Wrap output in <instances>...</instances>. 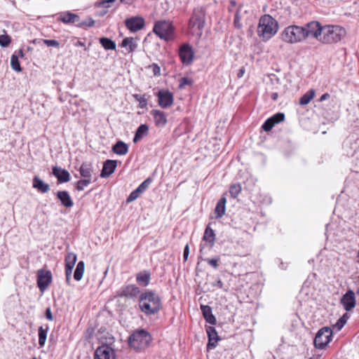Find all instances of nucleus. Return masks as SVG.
<instances>
[{"label": "nucleus", "mask_w": 359, "mask_h": 359, "mask_svg": "<svg viewBox=\"0 0 359 359\" xmlns=\"http://www.w3.org/2000/svg\"><path fill=\"white\" fill-rule=\"evenodd\" d=\"M139 306L141 311L145 314H155L161 309V299L156 293L145 291L140 295Z\"/></svg>", "instance_id": "nucleus-1"}, {"label": "nucleus", "mask_w": 359, "mask_h": 359, "mask_svg": "<svg viewBox=\"0 0 359 359\" xmlns=\"http://www.w3.org/2000/svg\"><path fill=\"white\" fill-rule=\"evenodd\" d=\"M278 29V22L269 15L262 16L257 27V34L263 40L267 41L274 36Z\"/></svg>", "instance_id": "nucleus-2"}, {"label": "nucleus", "mask_w": 359, "mask_h": 359, "mask_svg": "<svg viewBox=\"0 0 359 359\" xmlns=\"http://www.w3.org/2000/svg\"><path fill=\"white\" fill-rule=\"evenodd\" d=\"M320 41L323 43H337L345 36V29L337 25H325L322 29Z\"/></svg>", "instance_id": "nucleus-3"}, {"label": "nucleus", "mask_w": 359, "mask_h": 359, "mask_svg": "<svg viewBox=\"0 0 359 359\" xmlns=\"http://www.w3.org/2000/svg\"><path fill=\"white\" fill-rule=\"evenodd\" d=\"M151 341V336L144 330L133 333L128 339L129 346L136 351H142L147 348Z\"/></svg>", "instance_id": "nucleus-4"}, {"label": "nucleus", "mask_w": 359, "mask_h": 359, "mask_svg": "<svg viewBox=\"0 0 359 359\" xmlns=\"http://www.w3.org/2000/svg\"><path fill=\"white\" fill-rule=\"evenodd\" d=\"M153 32L161 39L168 41L173 38L174 27L169 20H159L155 22Z\"/></svg>", "instance_id": "nucleus-5"}, {"label": "nucleus", "mask_w": 359, "mask_h": 359, "mask_svg": "<svg viewBox=\"0 0 359 359\" xmlns=\"http://www.w3.org/2000/svg\"><path fill=\"white\" fill-rule=\"evenodd\" d=\"M282 39L287 43H297L303 41L304 29L301 26L290 25L287 27L281 34Z\"/></svg>", "instance_id": "nucleus-6"}, {"label": "nucleus", "mask_w": 359, "mask_h": 359, "mask_svg": "<svg viewBox=\"0 0 359 359\" xmlns=\"http://www.w3.org/2000/svg\"><path fill=\"white\" fill-rule=\"evenodd\" d=\"M205 25V13L202 8H197L194 10L192 16L189 20V28L196 34L201 36L202 30Z\"/></svg>", "instance_id": "nucleus-7"}, {"label": "nucleus", "mask_w": 359, "mask_h": 359, "mask_svg": "<svg viewBox=\"0 0 359 359\" xmlns=\"http://www.w3.org/2000/svg\"><path fill=\"white\" fill-rule=\"evenodd\" d=\"M332 330L329 327H324L318 330L313 343L316 348L319 349L324 348L331 341Z\"/></svg>", "instance_id": "nucleus-8"}, {"label": "nucleus", "mask_w": 359, "mask_h": 359, "mask_svg": "<svg viewBox=\"0 0 359 359\" xmlns=\"http://www.w3.org/2000/svg\"><path fill=\"white\" fill-rule=\"evenodd\" d=\"M323 27V26H321L317 21H312L302 26V28L304 29V39L307 37H313L320 41Z\"/></svg>", "instance_id": "nucleus-9"}, {"label": "nucleus", "mask_w": 359, "mask_h": 359, "mask_svg": "<svg viewBox=\"0 0 359 359\" xmlns=\"http://www.w3.org/2000/svg\"><path fill=\"white\" fill-rule=\"evenodd\" d=\"M52 280V274L50 271L39 270L37 273V284L41 292L46 290Z\"/></svg>", "instance_id": "nucleus-10"}, {"label": "nucleus", "mask_w": 359, "mask_h": 359, "mask_svg": "<svg viewBox=\"0 0 359 359\" xmlns=\"http://www.w3.org/2000/svg\"><path fill=\"white\" fill-rule=\"evenodd\" d=\"M179 56L184 65H190L194 57V53L191 46L189 44H183L179 50Z\"/></svg>", "instance_id": "nucleus-11"}, {"label": "nucleus", "mask_w": 359, "mask_h": 359, "mask_svg": "<svg viewBox=\"0 0 359 359\" xmlns=\"http://www.w3.org/2000/svg\"><path fill=\"white\" fill-rule=\"evenodd\" d=\"M77 259V256L74 252H68L65 257V276L66 283L70 285L71 276Z\"/></svg>", "instance_id": "nucleus-12"}, {"label": "nucleus", "mask_w": 359, "mask_h": 359, "mask_svg": "<svg viewBox=\"0 0 359 359\" xmlns=\"http://www.w3.org/2000/svg\"><path fill=\"white\" fill-rule=\"evenodd\" d=\"M115 352L108 345L99 346L95 352V359H115Z\"/></svg>", "instance_id": "nucleus-13"}, {"label": "nucleus", "mask_w": 359, "mask_h": 359, "mask_svg": "<svg viewBox=\"0 0 359 359\" xmlns=\"http://www.w3.org/2000/svg\"><path fill=\"white\" fill-rule=\"evenodd\" d=\"M125 25L130 31L134 32L142 29L144 27L145 22L142 17L135 16L126 19Z\"/></svg>", "instance_id": "nucleus-14"}, {"label": "nucleus", "mask_w": 359, "mask_h": 359, "mask_svg": "<svg viewBox=\"0 0 359 359\" xmlns=\"http://www.w3.org/2000/svg\"><path fill=\"white\" fill-rule=\"evenodd\" d=\"M157 96L158 104L163 109L170 107L173 103V95L168 90H159Z\"/></svg>", "instance_id": "nucleus-15"}, {"label": "nucleus", "mask_w": 359, "mask_h": 359, "mask_svg": "<svg viewBox=\"0 0 359 359\" xmlns=\"http://www.w3.org/2000/svg\"><path fill=\"white\" fill-rule=\"evenodd\" d=\"M151 114L154 117L155 126L158 128H163L168 123L167 114L163 111L153 109Z\"/></svg>", "instance_id": "nucleus-16"}, {"label": "nucleus", "mask_w": 359, "mask_h": 359, "mask_svg": "<svg viewBox=\"0 0 359 359\" xmlns=\"http://www.w3.org/2000/svg\"><path fill=\"white\" fill-rule=\"evenodd\" d=\"M341 302L346 311H351L355 306L354 292L352 290H348L341 298Z\"/></svg>", "instance_id": "nucleus-17"}, {"label": "nucleus", "mask_w": 359, "mask_h": 359, "mask_svg": "<svg viewBox=\"0 0 359 359\" xmlns=\"http://www.w3.org/2000/svg\"><path fill=\"white\" fill-rule=\"evenodd\" d=\"M117 161L115 160H107L103 165L100 176L103 178L109 177L115 170Z\"/></svg>", "instance_id": "nucleus-18"}, {"label": "nucleus", "mask_w": 359, "mask_h": 359, "mask_svg": "<svg viewBox=\"0 0 359 359\" xmlns=\"http://www.w3.org/2000/svg\"><path fill=\"white\" fill-rule=\"evenodd\" d=\"M53 174L57 178L60 183L67 182L70 180V175L69 172L60 167H53Z\"/></svg>", "instance_id": "nucleus-19"}, {"label": "nucleus", "mask_w": 359, "mask_h": 359, "mask_svg": "<svg viewBox=\"0 0 359 359\" xmlns=\"http://www.w3.org/2000/svg\"><path fill=\"white\" fill-rule=\"evenodd\" d=\"M207 334L208 336V349H212L216 347L217 341L219 340L217 332L215 327H208L207 328Z\"/></svg>", "instance_id": "nucleus-20"}, {"label": "nucleus", "mask_w": 359, "mask_h": 359, "mask_svg": "<svg viewBox=\"0 0 359 359\" xmlns=\"http://www.w3.org/2000/svg\"><path fill=\"white\" fill-rule=\"evenodd\" d=\"M140 292L139 287L135 285H128L123 287L120 293L121 297L133 298L137 297Z\"/></svg>", "instance_id": "nucleus-21"}, {"label": "nucleus", "mask_w": 359, "mask_h": 359, "mask_svg": "<svg viewBox=\"0 0 359 359\" xmlns=\"http://www.w3.org/2000/svg\"><path fill=\"white\" fill-rule=\"evenodd\" d=\"M56 195L63 206L67 208L73 206V201L67 191H58Z\"/></svg>", "instance_id": "nucleus-22"}, {"label": "nucleus", "mask_w": 359, "mask_h": 359, "mask_svg": "<svg viewBox=\"0 0 359 359\" xmlns=\"http://www.w3.org/2000/svg\"><path fill=\"white\" fill-rule=\"evenodd\" d=\"M32 186L34 189H37L42 194L47 193L50 191V185L45 183L38 176L34 177Z\"/></svg>", "instance_id": "nucleus-23"}, {"label": "nucleus", "mask_w": 359, "mask_h": 359, "mask_svg": "<svg viewBox=\"0 0 359 359\" xmlns=\"http://www.w3.org/2000/svg\"><path fill=\"white\" fill-rule=\"evenodd\" d=\"M201 309L205 320L211 325H215L216 318L212 315L211 307L208 305H201Z\"/></svg>", "instance_id": "nucleus-24"}, {"label": "nucleus", "mask_w": 359, "mask_h": 359, "mask_svg": "<svg viewBox=\"0 0 359 359\" xmlns=\"http://www.w3.org/2000/svg\"><path fill=\"white\" fill-rule=\"evenodd\" d=\"M226 198L224 196H223L217 202L216 207L215 208V213L216 215V218H221L224 214L226 211Z\"/></svg>", "instance_id": "nucleus-25"}, {"label": "nucleus", "mask_w": 359, "mask_h": 359, "mask_svg": "<svg viewBox=\"0 0 359 359\" xmlns=\"http://www.w3.org/2000/svg\"><path fill=\"white\" fill-rule=\"evenodd\" d=\"M121 46L127 48L128 53H133L137 47V39L126 37L122 41Z\"/></svg>", "instance_id": "nucleus-26"}, {"label": "nucleus", "mask_w": 359, "mask_h": 359, "mask_svg": "<svg viewBox=\"0 0 359 359\" xmlns=\"http://www.w3.org/2000/svg\"><path fill=\"white\" fill-rule=\"evenodd\" d=\"M112 151L117 155H125L128 152V146L123 141H118L113 147Z\"/></svg>", "instance_id": "nucleus-27"}, {"label": "nucleus", "mask_w": 359, "mask_h": 359, "mask_svg": "<svg viewBox=\"0 0 359 359\" xmlns=\"http://www.w3.org/2000/svg\"><path fill=\"white\" fill-rule=\"evenodd\" d=\"M151 274L147 271L140 272L136 276V280L140 285L147 286L150 282Z\"/></svg>", "instance_id": "nucleus-28"}, {"label": "nucleus", "mask_w": 359, "mask_h": 359, "mask_svg": "<svg viewBox=\"0 0 359 359\" xmlns=\"http://www.w3.org/2000/svg\"><path fill=\"white\" fill-rule=\"evenodd\" d=\"M79 172L83 178L91 180L93 172L92 164L87 162L83 163L79 168Z\"/></svg>", "instance_id": "nucleus-29"}, {"label": "nucleus", "mask_w": 359, "mask_h": 359, "mask_svg": "<svg viewBox=\"0 0 359 359\" xmlns=\"http://www.w3.org/2000/svg\"><path fill=\"white\" fill-rule=\"evenodd\" d=\"M149 132V127L146 124H142L140 125L135 134V137L133 138V142L136 143L138 141H140L141 139L143 138V137L146 136L148 134Z\"/></svg>", "instance_id": "nucleus-30"}, {"label": "nucleus", "mask_w": 359, "mask_h": 359, "mask_svg": "<svg viewBox=\"0 0 359 359\" xmlns=\"http://www.w3.org/2000/svg\"><path fill=\"white\" fill-rule=\"evenodd\" d=\"M133 97L135 99L136 101L139 102V107L141 109H144L147 107L148 101L151 97V96L147 93L143 95L134 94L133 95Z\"/></svg>", "instance_id": "nucleus-31"}, {"label": "nucleus", "mask_w": 359, "mask_h": 359, "mask_svg": "<svg viewBox=\"0 0 359 359\" xmlns=\"http://www.w3.org/2000/svg\"><path fill=\"white\" fill-rule=\"evenodd\" d=\"M215 234L214 231L210 226H207L204 232L203 241L208 242L210 247H212L215 243Z\"/></svg>", "instance_id": "nucleus-32"}, {"label": "nucleus", "mask_w": 359, "mask_h": 359, "mask_svg": "<svg viewBox=\"0 0 359 359\" xmlns=\"http://www.w3.org/2000/svg\"><path fill=\"white\" fill-rule=\"evenodd\" d=\"M48 329V325H46L45 328L43 326L39 328V344L41 347L43 346L46 344Z\"/></svg>", "instance_id": "nucleus-33"}, {"label": "nucleus", "mask_w": 359, "mask_h": 359, "mask_svg": "<svg viewBox=\"0 0 359 359\" xmlns=\"http://www.w3.org/2000/svg\"><path fill=\"white\" fill-rule=\"evenodd\" d=\"M85 270V263L83 261H80L76 265V270L74 273V278L76 280L79 281L83 278Z\"/></svg>", "instance_id": "nucleus-34"}, {"label": "nucleus", "mask_w": 359, "mask_h": 359, "mask_svg": "<svg viewBox=\"0 0 359 359\" xmlns=\"http://www.w3.org/2000/svg\"><path fill=\"white\" fill-rule=\"evenodd\" d=\"M79 17L69 12L65 13L61 15L60 20L64 23H69V22H77L79 21Z\"/></svg>", "instance_id": "nucleus-35"}, {"label": "nucleus", "mask_w": 359, "mask_h": 359, "mask_svg": "<svg viewBox=\"0 0 359 359\" xmlns=\"http://www.w3.org/2000/svg\"><path fill=\"white\" fill-rule=\"evenodd\" d=\"M315 96V90L313 89H311L307 93H306L304 95H303L299 101V104L301 105H306L309 104L311 100Z\"/></svg>", "instance_id": "nucleus-36"}, {"label": "nucleus", "mask_w": 359, "mask_h": 359, "mask_svg": "<svg viewBox=\"0 0 359 359\" xmlns=\"http://www.w3.org/2000/svg\"><path fill=\"white\" fill-rule=\"evenodd\" d=\"M100 43L106 50H115L116 43L114 41L109 38L102 37L100 39Z\"/></svg>", "instance_id": "nucleus-37"}, {"label": "nucleus", "mask_w": 359, "mask_h": 359, "mask_svg": "<svg viewBox=\"0 0 359 359\" xmlns=\"http://www.w3.org/2000/svg\"><path fill=\"white\" fill-rule=\"evenodd\" d=\"M11 65L12 69L18 72H20L22 71V68L20 67L19 60H18V56L16 55H13L11 57Z\"/></svg>", "instance_id": "nucleus-38"}, {"label": "nucleus", "mask_w": 359, "mask_h": 359, "mask_svg": "<svg viewBox=\"0 0 359 359\" xmlns=\"http://www.w3.org/2000/svg\"><path fill=\"white\" fill-rule=\"evenodd\" d=\"M241 191V186L239 184H233L229 188V193L232 198H236Z\"/></svg>", "instance_id": "nucleus-39"}, {"label": "nucleus", "mask_w": 359, "mask_h": 359, "mask_svg": "<svg viewBox=\"0 0 359 359\" xmlns=\"http://www.w3.org/2000/svg\"><path fill=\"white\" fill-rule=\"evenodd\" d=\"M90 179L84 178L83 180H80L76 183V189L78 191H82L90 183Z\"/></svg>", "instance_id": "nucleus-40"}, {"label": "nucleus", "mask_w": 359, "mask_h": 359, "mask_svg": "<svg viewBox=\"0 0 359 359\" xmlns=\"http://www.w3.org/2000/svg\"><path fill=\"white\" fill-rule=\"evenodd\" d=\"M151 182V180L150 178H148V179L145 180L136 189H137V192H139L140 194H142L143 192H144L147 190V189L148 188V187H149V185L150 184Z\"/></svg>", "instance_id": "nucleus-41"}, {"label": "nucleus", "mask_w": 359, "mask_h": 359, "mask_svg": "<svg viewBox=\"0 0 359 359\" xmlns=\"http://www.w3.org/2000/svg\"><path fill=\"white\" fill-rule=\"evenodd\" d=\"M11 42V37L7 34L0 35V46L2 47H7Z\"/></svg>", "instance_id": "nucleus-42"}, {"label": "nucleus", "mask_w": 359, "mask_h": 359, "mask_svg": "<svg viewBox=\"0 0 359 359\" xmlns=\"http://www.w3.org/2000/svg\"><path fill=\"white\" fill-rule=\"evenodd\" d=\"M270 118L272 120L273 124L276 125V124H278L284 121L285 114L283 113L279 112V113L274 114L273 116H272Z\"/></svg>", "instance_id": "nucleus-43"}, {"label": "nucleus", "mask_w": 359, "mask_h": 359, "mask_svg": "<svg viewBox=\"0 0 359 359\" xmlns=\"http://www.w3.org/2000/svg\"><path fill=\"white\" fill-rule=\"evenodd\" d=\"M94 23H95V21L92 18H89L85 20L78 22V26L80 27H90L94 25Z\"/></svg>", "instance_id": "nucleus-44"}, {"label": "nucleus", "mask_w": 359, "mask_h": 359, "mask_svg": "<svg viewBox=\"0 0 359 359\" xmlns=\"http://www.w3.org/2000/svg\"><path fill=\"white\" fill-rule=\"evenodd\" d=\"M275 125L273 124L272 120L271 119V118H269L264 123V124L262 125V129L264 130V131H270L273 127Z\"/></svg>", "instance_id": "nucleus-45"}, {"label": "nucleus", "mask_w": 359, "mask_h": 359, "mask_svg": "<svg viewBox=\"0 0 359 359\" xmlns=\"http://www.w3.org/2000/svg\"><path fill=\"white\" fill-rule=\"evenodd\" d=\"M241 18L239 14V11H238L234 16V26L237 29H241L242 27V23H241Z\"/></svg>", "instance_id": "nucleus-46"}, {"label": "nucleus", "mask_w": 359, "mask_h": 359, "mask_svg": "<svg viewBox=\"0 0 359 359\" xmlns=\"http://www.w3.org/2000/svg\"><path fill=\"white\" fill-rule=\"evenodd\" d=\"M346 320L343 318H340L337 322L333 325V329L339 331L345 325Z\"/></svg>", "instance_id": "nucleus-47"}, {"label": "nucleus", "mask_w": 359, "mask_h": 359, "mask_svg": "<svg viewBox=\"0 0 359 359\" xmlns=\"http://www.w3.org/2000/svg\"><path fill=\"white\" fill-rule=\"evenodd\" d=\"M43 43L48 46H53L55 48H58L60 46L59 41L55 39H44Z\"/></svg>", "instance_id": "nucleus-48"}, {"label": "nucleus", "mask_w": 359, "mask_h": 359, "mask_svg": "<svg viewBox=\"0 0 359 359\" xmlns=\"http://www.w3.org/2000/svg\"><path fill=\"white\" fill-rule=\"evenodd\" d=\"M141 194L139 192H137V189H135L133 191L130 193L129 196L127 198V202L130 203L135 200H136Z\"/></svg>", "instance_id": "nucleus-49"}, {"label": "nucleus", "mask_w": 359, "mask_h": 359, "mask_svg": "<svg viewBox=\"0 0 359 359\" xmlns=\"http://www.w3.org/2000/svg\"><path fill=\"white\" fill-rule=\"evenodd\" d=\"M191 83L192 82H191V81L189 79H188L187 77H183L180 81L179 88L182 89L185 86L191 85Z\"/></svg>", "instance_id": "nucleus-50"}, {"label": "nucleus", "mask_w": 359, "mask_h": 359, "mask_svg": "<svg viewBox=\"0 0 359 359\" xmlns=\"http://www.w3.org/2000/svg\"><path fill=\"white\" fill-rule=\"evenodd\" d=\"M115 1L116 0H102L99 3L98 6L107 8L110 7V4L114 3Z\"/></svg>", "instance_id": "nucleus-51"}, {"label": "nucleus", "mask_w": 359, "mask_h": 359, "mask_svg": "<svg viewBox=\"0 0 359 359\" xmlns=\"http://www.w3.org/2000/svg\"><path fill=\"white\" fill-rule=\"evenodd\" d=\"M205 261L211 265L214 269H217L218 267V259H206Z\"/></svg>", "instance_id": "nucleus-52"}, {"label": "nucleus", "mask_w": 359, "mask_h": 359, "mask_svg": "<svg viewBox=\"0 0 359 359\" xmlns=\"http://www.w3.org/2000/svg\"><path fill=\"white\" fill-rule=\"evenodd\" d=\"M150 67L152 69L153 73L155 76L160 75V67L156 64H152Z\"/></svg>", "instance_id": "nucleus-53"}, {"label": "nucleus", "mask_w": 359, "mask_h": 359, "mask_svg": "<svg viewBox=\"0 0 359 359\" xmlns=\"http://www.w3.org/2000/svg\"><path fill=\"white\" fill-rule=\"evenodd\" d=\"M189 254V245H186L184 249L183 258L184 261H187Z\"/></svg>", "instance_id": "nucleus-54"}, {"label": "nucleus", "mask_w": 359, "mask_h": 359, "mask_svg": "<svg viewBox=\"0 0 359 359\" xmlns=\"http://www.w3.org/2000/svg\"><path fill=\"white\" fill-rule=\"evenodd\" d=\"M46 317L49 320H53V315L50 308H47L46 310Z\"/></svg>", "instance_id": "nucleus-55"}, {"label": "nucleus", "mask_w": 359, "mask_h": 359, "mask_svg": "<svg viewBox=\"0 0 359 359\" xmlns=\"http://www.w3.org/2000/svg\"><path fill=\"white\" fill-rule=\"evenodd\" d=\"M330 97L329 93H325L323 94L319 99L320 102H323L327 99H328Z\"/></svg>", "instance_id": "nucleus-56"}, {"label": "nucleus", "mask_w": 359, "mask_h": 359, "mask_svg": "<svg viewBox=\"0 0 359 359\" xmlns=\"http://www.w3.org/2000/svg\"><path fill=\"white\" fill-rule=\"evenodd\" d=\"M213 285L222 288L223 287V283L221 280H218L213 284Z\"/></svg>", "instance_id": "nucleus-57"}, {"label": "nucleus", "mask_w": 359, "mask_h": 359, "mask_svg": "<svg viewBox=\"0 0 359 359\" xmlns=\"http://www.w3.org/2000/svg\"><path fill=\"white\" fill-rule=\"evenodd\" d=\"M271 97L274 101L277 100V99L278 97V93L276 92L272 93L271 95Z\"/></svg>", "instance_id": "nucleus-58"}, {"label": "nucleus", "mask_w": 359, "mask_h": 359, "mask_svg": "<svg viewBox=\"0 0 359 359\" xmlns=\"http://www.w3.org/2000/svg\"><path fill=\"white\" fill-rule=\"evenodd\" d=\"M244 73H245V69L243 68H241L238 73V78L242 77L243 76Z\"/></svg>", "instance_id": "nucleus-59"}, {"label": "nucleus", "mask_w": 359, "mask_h": 359, "mask_svg": "<svg viewBox=\"0 0 359 359\" xmlns=\"http://www.w3.org/2000/svg\"><path fill=\"white\" fill-rule=\"evenodd\" d=\"M120 1L121 3H124V4H130L133 0H120Z\"/></svg>", "instance_id": "nucleus-60"}, {"label": "nucleus", "mask_w": 359, "mask_h": 359, "mask_svg": "<svg viewBox=\"0 0 359 359\" xmlns=\"http://www.w3.org/2000/svg\"><path fill=\"white\" fill-rule=\"evenodd\" d=\"M24 56V53L22 49H20L18 51V57H22Z\"/></svg>", "instance_id": "nucleus-61"}, {"label": "nucleus", "mask_w": 359, "mask_h": 359, "mask_svg": "<svg viewBox=\"0 0 359 359\" xmlns=\"http://www.w3.org/2000/svg\"><path fill=\"white\" fill-rule=\"evenodd\" d=\"M107 13V11L106 10V11H103V12L101 13V15H103L106 14Z\"/></svg>", "instance_id": "nucleus-62"}, {"label": "nucleus", "mask_w": 359, "mask_h": 359, "mask_svg": "<svg viewBox=\"0 0 359 359\" xmlns=\"http://www.w3.org/2000/svg\"><path fill=\"white\" fill-rule=\"evenodd\" d=\"M273 77L275 78V79H276V81L277 82H278V81H279V79H278V78H277V77H276L275 76H274Z\"/></svg>", "instance_id": "nucleus-63"}, {"label": "nucleus", "mask_w": 359, "mask_h": 359, "mask_svg": "<svg viewBox=\"0 0 359 359\" xmlns=\"http://www.w3.org/2000/svg\"><path fill=\"white\" fill-rule=\"evenodd\" d=\"M357 292H358V294H359V287H358V290Z\"/></svg>", "instance_id": "nucleus-64"}]
</instances>
